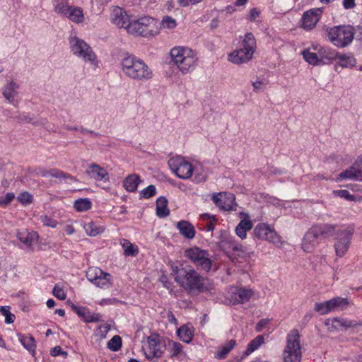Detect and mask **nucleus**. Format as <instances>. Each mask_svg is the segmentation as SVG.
Returning a JSON list of instances; mask_svg holds the SVG:
<instances>
[{"label":"nucleus","mask_w":362,"mask_h":362,"mask_svg":"<svg viewBox=\"0 0 362 362\" xmlns=\"http://www.w3.org/2000/svg\"><path fill=\"white\" fill-rule=\"evenodd\" d=\"M313 228L322 240L323 238L332 236L334 235H336L337 230L341 229V226L339 227L337 225L332 224H320L313 226Z\"/></svg>","instance_id":"393cba45"},{"label":"nucleus","mask_w":362,"mask_h":362,"mask_svg":"<svg viewBox=\"0 0 362 362\" xmlns=\"http://www.w3.org/2000/svg\"><path fill=\"white\" fill-rule=\"evenodd\" d=\"M18 201L23 205H28L33 202V197L31 194L28 192H24L18 194L17 197Z\"/></svg>","instance_id":"3c124183"},{"label":"nucleus","mask_w":362,"mask_h":362,"mask_svg":"<svg viewBox=\"0 0 362 362\" xmlns=\"http://www.w3.org/2000/svg\"><path fill=\"white\" fill-rule=\"evenodd\" d=\"M317 52H318V57L320 65L329 64L336 60L337 52L329 47L321 46L317 44Z\"/></svg>","instance_id":"b1692460"},{"label":"nucleus","mask_w":362,"mask_h":362,"mask_svg":"<svg viewBox=\"0 0 362 362\" xmlns=\"http://www.w3.org/2000/svg\"><path fill=\"white\" fill-rule=\"evenodd\" d=\"M120 69L125 77L139 82L150 81L153 77V70L141 58L126 53L120 61Z\"/></svg>","instance_id":"f257e3e1"},{"label":"nucleus","mask_w":362,"mask_h":362,"mask_svg":"<svg viewBox=\"0 0 362 362\" xmlns=\"http://www.w3.org/2000/svg\"><path fill=\"white\" fill-rule=\"evenodd\" d=\"M40 175L44 177H52L64 178V179L69 178L71 180H75V179L73 177H71V175H66L62 171H61L58 169H55V168L51 169L49 170H42L40 173Z\"/></svg>","instance_id":"a19ab883"},{"label":"nucleus","mask_w":362,"mask_h":362,"mask_svg":"<svg viewBox=\"0 0 362 362\" xmlns=\"http://www.w3.org/2000/svg\"><path fill=\"white\" fill-rule=\"evenodd\" d=\"M333 194L336 197H339L343 199H345L349 201H354L355 197L353 194H351L348 190L346 189H339V190H334Z\"/></svg>","instance_id":"603ef678"},{"label":"nucleus","mask_w":362,"mask_h":362,"mask_svg":"<svg viewBox=\"0 0 362 362\" xmlns=\"http://www.w3.org/2000/svg\"><path fill=\"white\" fill-rule=\"evenodd\" d=\"M171 62L182 74L193 72L198 64L196 51L186 46H175L170 51Z\"/></svg>","instance_id":"7ed1b4c3"},{"label":"nucleus","mask_w":362,"mask_h":362,"mask_svg":"<svg viewBox=\"0 0 362 362\" xmlns=\"http://www.w3.org/2000/svg\"><path fill=\"white\" fill-rule=\"evenodd\" d=\"M147 344L144 351L146 358L151 362H158V359L163 356L165 343L161 342L158 335H151L147 338Z\"/></svg>","instance_id":"dca6fc26"},{"label":"nucleus","mask_w":362,"mask_h":362,"mask_svg":"<svg viewBox=\"0 0 362 362\" xmlns=\"http://www.w3.org/2000/svg\"><path fill=\"white\" fill-rule=\"evenodd\" d=\"M323 9L313 8L305 11L300 21V26L306 31L313 30L322 18Z\"/></svg>","instance_id":"f3484780"},{"label":"nucleus","mask_w":362,"mask_h":362,"mask_svg":"<svg viewBox=\"0 0 362 362\" xmlns=\"http://www.w3.org/2000/svg\"><path fill=\"white\" fill-rule=\"evenodd\" d=\"M18 340L28 351L34 353L35 351V341L34 338L31 335H23L21 334H18Z\"/></svg>","instance_id":"4c0bfd02"},{"label":"nucleus","mask_w":362,"mask_h":362,"mask_svg":"<svg viewBox=\"0 0 362 362\" xmlns=\"http://www.w3.org/2000/svg\"><path fill=\"white\" fill-rule=\"evenodd\" d=\"M15 197V194L13 192L7 193L4 197L0 199V205L6 206L8 205Z\"/></svg>","instance_id":"bf43d9fd"},{"label":"nucleus","mask_w":362,"mask_h":362,"mask_svg":"<svg viewBox=\"0 0 362 362\" xmlns=\"http://www.w3.org/2000/svg\"><path fill=\"white\" fill-rule=\"evenodd\" d=\"M177 334L182 341L188 344L193 338V327L189 324L182 325L177 330Z\"/></svg>","instance_id":"72a5a7b5"},{"label":"nucleus","mask_w":362,"mask_h":362,"mask_svg":"<svg viewBox=\"0 0 362 362\" xmlns=\"http://www.w3.org/2000/svg\"><path fill=\"white\" fill-rule=\"evenodd\" d=\"M141 182V178L138 175L132 174L124 180L123 185L127 191L134 192L137 189Z\"/></svg>","instance_id":"473e14b6"},{"label":"nucleus","mask_w":362,"mask_h":362,"mask_svg":"<svg viewBox=\"0 0 362 362\" xmlns=\"http://www.w3.org/2000/svg\"><path fill=\"white\" fill-rule=\"evenodd\" d=\"M235 340L231 339L228 341L216 351L215 357L220 360L225 358L228 353L235 347Z\"/></svg>","instance_id":"58836bf2"},{"label":"nucleus","mask_w":362,"mask_h":362,"mask_svg":"<svg viewBox=\"0 0 362 362\" xmlns=\"http://www.w3.org/2000/svg\"><path fill=\"white\" fill-rule=\"evenodd\" d=\"M71 308L72 310L86 323L103 321L102 315L100 313H93L86 307L73 305Z\"/></svg>","instance_id":"4be33fe9"},{"label":"nucleus","mask_w":362,"mask_h":362,"mask_svg":"<svg viewBox=\"0 0 362 362\" xmlns=\"http://www.w3.org/2000/svg\"><path fill=\"white\" fill-rule=\"evenodd\" d=\"M109 330L110 326L108 325H102L95 331V334L100 338H105Z\"/></svg>","instance_id":"5fc2aeb1"},{"label":"nucleus","mask_w":362,"mask_h":362,"mask_svg":"<svg viewBox=\"0 0 362 362\" xmlns=\"http://www.w3.org/2000/svg\"><path fill=\"white\" fill-rule=\"evenodd\" d=\"M212 200L216 206L225 211L235 209L236 206L235 197L231 193H214L212 195Z\"/></svg>","instance_id":"6ab92c4d"},{"label":"nucleus","mask_w":362,"mask_h":362,"mask_svg":"<svg viewBox=\"0 0 362 362\" xmlns=\"http://www.w3.org/2000/svg\"><path fill=\"white\" fill-rule=\"evenodd\" d=\"M54 11L61 17H64L70 21L81 24L85 22V14L81 7L71 5L68 0H54Z\"/></svg>","instance_id":"9d476101"},{"label":"nucleus","mask_w":362,"mask_h":362,"mask_svg":"<svg viewBox=\"0 0 362 362\" xmlns=\"http://www.w3.org/2000/svg\"><path fill=\"white\" fill-rule=\"evenodd\" d=\"M156 189L154 185H148L141 192V196L142 198L148 199L156 194Z\"/></svg>","instance_id":"864d4df0"},{"label":"nucleus","mask_w":362,"mask_h":362,"mask_svg":"<svg viewBox=\"0 0 362 362\" xmlns=\"http://www.w3.org/2000/svg\"><path fill=\"white\" fill-rule=\"evenodd\" d=\"M168 200L165 197H160L156 201V215L160 218L168 216Z\"/></svg>","instance_id":"c9c22d12"},{"label":"nucleus","mask_w":362,"mask_h":362,"mask_svg":"<svg viewBox=\"0 0 362 362\" xmlns=\"http://www.w3.org/2000/svg\"><path fill=\"white\" fill-rule=\"evenodd\" d=\"M86 234L89 236H95L105 230V227L95 222H89L83 225Z\"/></svg>","instance_id":"e433bc0d"},{"label":"nucleus","mask_w":362,"mask_h":362,"mask_svg":"<svg viewBox=\"0 0 362 362\" xmlns=\"http://www.w3.org/2000/svg\"><path fill=\"white\" fill-rule=\"evenodd\" d=\"M284 362H300L302 359V346L298 329H292L286 335V346L283 351Z\"/></svg>","instance_id":"6e6552de"},{"label":"nucleus","mask_w":362,"mask_h":362,"mask_svg":"<svg viewBox=\"0 0 362 362\" xmlns=\"http://www.w3.org/2000/svg\"><path fill=\"white\" fill-rule=\"evenodd\" d=\"M92 206L90 200L88 198H81L74 202V207L78 212L89 210Z\"/></svg>","instance_id":"c03bdc74"},{"label":"nucleus","mask_w":362,"mask_h":362,"mask_svg":"<svg viewBox=\"0 0 362 362\" xmlns=\"http://www.w3.org/2000/svg\"><path fill=\"white\" fill-rule=\"evenodd\" d=\"M19 86L14 81L7 83L2 88V94L4 97L10 103L16 106L18 101L15 100L16 96L18 95V89Z\"/></svg>","instance_id":"bb28decb"},{"label":"nucleus","mask_w":362,"mask_h":362,"mask_svg":"<svg viewBox=\"0 0 362 362\" xmlns=\"http://www.w3.org/2000/svg\"><path fill=\"white\" fill-rule=\"evenodd\" d=\"M349 179L358 181L362 180V160L356 161L354 165L343 171L339 175L338 180Z\"/></svg>","instance_id":"5701e85b"},{"label":"nucleus","mask_w":362,"mask_h":362,"mask_svg":"<svg viewBox=\"0 0 362 362\" xmlns=\"http://www.w3.org/2000/svg\"><path fill=\"white\" fill-rule=\"evenodd\" d=\"M38 221H40L45 227L56 228L59 225V222L53 217V216L47 214H41L38 217Z\"/></svg>","instance_id":"79ce46f5"},{"label":"nucleus","mask_w":362,"mask_h":362,"mask_svg":"<svg viewBox=\"0 0 362 362\" xmlns=\"http://www.w3.org/2000/svg\"><path fill=\"white\" fill-rule=\"evenodd\" d=\"M264 342V338L263 336L259 335L256 337L248 344L245 354L247 355L252 354L253 351L257 350L262 344H263Z\"/></svg>","instance_id":"49530a36"},{"label":"nucleus","mask_w":362,"mask_h":362,"mask_svg":"<svg viewBox=\"0 0 362 362\" xmlns=\"http://www.w3.org/2000/svg\"><path fill=\"white\" fill-rule=\"evenodd\" d=\"M259 15V11L256 8L251 9L250 11V20L255 21Z\"/></svg>","instance_id":"69168bd1"},{"label":"nucleus","mask_w":362,"mask_h":362,"mask_svg":"<svg viewBox=\"0 0 362 362\" xmlns=\"http://www.w3.org/2000/svg\"><path fill=\"white\" fill-rule=\"evenodd\" d=\"M86 278L93 284L100 288H108L112 285V275L103 272L99 267H89L86 272Z\"/></svg>","instance_id":"4468645a"},{"label":"nucleus","mask_w":362,"mask_h":362,"mask_svg":"<svg viewBox=\"0 0 362 362\" xmlns=\"http://www.w3.org/2000/svg\"><path fill=\"white\" fill-rule=\"evenodd\" d=\"M269 321L270 320L267 318L262 319L261 320H259L257 325V332L262 331V329L269 324Z\"/></svg>","instance_id":"052dcab7"},{"label":"nucleus","mask_w":362,"mask_h":362,"mask_svg":"<svg viewBox=\"0 0 362 362\" xmlns=\"http://www.w3.org/2000/svg\"><path fill=\"white\" fill-rule=\"evenodd\" d=\"M321 241L314 228L311 227L305 234L302 241V249L305 252H313Z\"/></svg>","instance_id":"412c9836"},{"label":"nucleus","mask_w":362,"mask_h":362,"mask_svg":"<svg viewBox=\"0 0 362 362\" xmlns=\"http://www.w3.org/2000/svg\"><path fill=\"white\" fill-rule=\"evenodd\" d=\"M342 5L345 9L353 8L356 6L355 0H343Z\"/></svg>","instance_id":"680f3d73"},{"label":"nucleus","mask_w":362,"mask_h":362,"mask_svg":"<svg viewBox=\"0 0 362 362\" xmlns=\"http://www.w3.org/2000/svg\"><path fill=\"white\" fill-rule=\"evenodd\" d=\"M253 294L252 289L231 286L228 291L227 298L231 304H243L249 301Z\"/></svg>","instance_id":"a211bd4d"},{"label":"nucleus","mask_w":362,"mask_h":362,"mask_svg":"<svg viewBox=\"0 0 362 362\" xmlns=\"http://www.w3.org/2000/svg\"><path fill=\"white\" fill-rule=\"evenodd\" d=\"M172 274L175 276V281L177 283V278L180 275H181V272L187 271V269L180 267L177 265L172 264L171 265Z\"/></svg>","instance_id":"6e6d98bb"},{"label":"nucleus","mask_w":362,"mask_h":362,"mask_svg":"<svg viewBox=\"0 0 362 362\" xmlns=\"http://www.w3.org/2000/svg\"><path fill=\"white\" fill-rule=\"evenodd\" d=\"M257 49L256 39L252 33H247L235 49L228 54V60L236 65L247 64L253 58Z\"/></svg>","instance_id":"20e7f679"},{"label":"nucleus","mask_w":362,"mask_h":362,"mask_svg":"<svg viewBox=\"0 0 362 362\" xmlns=\"http://www.w3.org/2000/svg\"><path fill=\"white\" fill-rule=\"evenodd\" d=\"M181 275L177 278V284L187 293L199 294L205 292H211L214 285L211 281L201 276L193 268L181 272Z\"/></svg>","instance_id":"f03ea898"},{"label":"nucleus","mask_w":362,"mask_h":362,"mask_svg":"<svg viewBox=\"0 0 362 362\" xmlns=\"http://www.w3.org/2000/svg\"><path fill=\"white\" fill-rule=\"evenodd\" d=\"M177 228L180 233L185 238L192 239L195 235L194 226L186 221H180L177 223Z\"/></svg>","instance_id":"7c9ffc66"},{"label":"nucleus","mask_w":362,"mask_h":362,"mask_svg":"<svg viewBox=\"0 0 362 362\" xmlns=\"http://www.w3.org/2000/svg\"><path fill=\"white\" fill-rule=\"evenodd\" d=\"M349 304L347 298L338 296L322 303H316L314 309L321 315H327L332 312L344 310Z\"/></svg>","instance_id":"ddd939ff"},{"label":"nucleus","mask_w":362,"mask_h":362,"mask_svg":"<svg viewBox=\"0 0 362 362\" xmlns=\"http://www.w3.org/2000/svg\"><path fill=\"white\" fill-rule=\"evenodd\" d=\"M252 227V223L250 219H243L240 221L235 228L236 235L241 239L247 237V232Z\"/></svg>","instance_id":"f704fd0d"},{"label":"nucleus","mask_w":362,"mask_h":362,"mask_svg":"<svg viewBox=\"0 0 362 362\" xmlns=\"http://www.w3.org/2000/svg\"><path fill=\"white\" fill-rule=\"evenodd\" d=\"M18 239L26 246H31L37 240V234L27 230H19L17 233Z\"/></svg>","instance_id":"2f4dec72"},{"label":"nucleus","mask_w":362,"mask_h":362,"mask_svg":"<svg viewBox=\"0 0 362 362\" xmlns=\"http://www.w3.org/2000/svg\"><path fill=\"white\" fill-rule=\"evenodd\" d=\"M267 86V82L263 80H256L252 82V86L256 91L263 90Z\"/></svg>","instance_id":"13d9d810"},{"label":"nucleus","mask_w":362,"mask_h":362,"mask_svg":"<svg viewBox=\"0 0 362 362\" xmlns=\"http://www.w3.org/2000/svg\"><path fill=\"white\" fill-rule=\"evenodd\" d=\"M69 45L72 53L90 64L93 69L98 66V60L91 47L83 39L71 34L69 37Z\"/></svg>","instance_id":"0eeeda50"},{"label":"nucleus","mask_w":362,"mask_h":362,"mask_svg":"<svg viewBox=\"0 0 362 362\" xmlns=\"http://www.w3.org/2000/svg\"><path fill=\"white\" fill-rule=\"evenodd\" d=\"M177 26V23L175 18L170 16H164L160 23L158 27L161 29L173 30Z\"/></svg>","instance_id":"37998d69"},{"label":"nucleus","mask_w":362,"mask_h":362,"mask_svg":"<svg viewBox=\"0 0 362 362\" xmlns=\"http://www.w3.org/2000/svg\"><path fill=\"white\" fill-rule=\"evenodd\" d=\"M332 322L335 327H343L345 328H349L355 327L357 325L355 322L344 318L335 317L332 320Z\"/></svg>","instance_id":"de8ad7c7"},{"label":"nucleus","mask_w":362,"mask_h":362,"mask_svg":"<svg viewBox=\"0 0 362 362\" xmlns=\"http://www.w3.org/2000/svg\"><path fill=\"white\" fill-rule=\"evenodd\" d=\"M51 354L53 356H57L60 354H64L65 356L67 355L66 352L62 351L60 346H55L51 350Z\"/></svg>","instance_id":"e2e57ef3"},{"label":"nucleus","mask_w":362,"mask_h":362,"mask_svg":"<svg viewBox=\"0 0 362 362\" xmlns=\"http://www.w3.org/2000/svg\"><path fill=\"white\" fill-rule=\"evenodd\" d=\"M354 229L351 226H341L337 230L334 237V250L336 255L339 257H344L347 252L351 243Z\"/></svg>","instance_id":"9b49d317"},{"label":"nucleus","mask_w":362,"mask_h":362,"mask_svg":"<svg viewBox=\"0 0 362 362\" xmlns=\"http://www.w3.org/2000/svg\"><path fill=\"white\" fill-rule=\"evenodd\" d=\"M336 60H338L336 67L340 66L343 69L352 68L356 64V59L351 54H340L337 52Z\"/></svg>","instance_id":"c756f323"},{"label":"nucleus","mask_w":362,"mask_h":362,"mask_svg":"<svg viewBox=\"0 0 362 362\" xmlns=\"http://www.w3.org/2000/svg\"><path fill=\"white\" fill-rule=\"evenodd\" d=\"M52 293L56 298L60 300H64L66 298V293L62 288L59 286H55L53 289Z\"/></svg>","instance_id":"4d7b16f0"},{"label":"nucleus","mask_w":362,"mask_h":362,"mask_svg":"<svg viewBox=\"0 0 362 362\" xmlns=\"http://www.w3.org/2000/svg\"><path fill=\"white\" fill-rule=\"evenodd\" d=\"M168 320L172 324L176 325L177 323L176 317H175V315L171 312H169L168 313Z\"/></svg>","instance_id":"774afa93"},{"label":"nucleus","mask_w":362,"mask_h":362,"mask_svg":"<svg viewBox=\"0 0 362 362\" xmlns=\"http://www.w3.org/2000/svg\"><path fill=\"white\" fill-rule=\"evenodd\" d=\"M185 256L202 270L209 272L211 269V260L209 254L205 250L198 247H192L185 250Z\"/></svg>","instance_id":"f8f14e48"},{"label":"nucleus","mask_w":362,"mask_h":362,"mask_svg":"<svg viewBox=\"0 0 362 362\" xmlns=\"http://www.w3.org/2000/svg\"><path fill=\"white\" fill-rule=\"evenodd\" d=\"M329 40L336 47L343 48L351 43L354 29L348 25H335L326 29Z\"/></svg>","instance_id":"1a4fd4ad"},{"label":"nucleus","mask_w":362,"mask_h":362,"mask_svg":"<svg viewBox=\"0 0 362 362\" xmlns=\"http://www.w3.org/2000/svg\"><path fill=\"white\" fill-rule=\"evenodd\" d=\"M200 218L203 221H206L204 227L206 231H213L214 230L216 221L215 216L209 214H203L200 215Z\"/></svg>","instance_id":"a18cd8bd"},{"label":"nucleus","mask_w":362,"mask_h":362,"mask_svg":"<svg viewBox=\"0 0 362 362\" xmlns=\"http://www.w3.org/2000/svg\"><path fill=\"white\" fill-rule=\"evenodd\" d=\"M64 230L66 235H71L74 234L76 230L72 224H66L64 227Z\"/></svg>","instance_id":"0e129e2a"},{"label":"nucleus","mask_w":362,"mask_h":362,"mask_svg":"<svg viewBox=\"0 0 362 362\" xmlns=\"http://www.w3.org/2000/svg\"><path fill=\"white\" fill-rule=\"evenodd\" d=\"M255 238L272 243L279 245L281 243V237L277 234L275 230L269 224L259 223L254 228Z\"/></svg>","instance_id":"2eb2a0df"},{"label":"nucleus","mask_w":362,"mask_h":362,"mask_svg":"<svg viewBox=\"0 0 362 362\" xmlns=\"http://www.w3.org/2000/svg\"><path fill=\"white\" fill-rule=\"evenodd\" d=\"M128 33L145 37L157 36L160 33L158 22L150 16H144L136 21H131L127 26Z\"/></svg>","instance_id":"423d86ee"},{"label":"nucleus","mask_w":362,"mask_h":362,"mask_svg":"<svg viewBox=\"0 0 362 362\" xmlns=\"http://www.w3.org/2000/svg\"><path fill=\"white\" fill-rule=\"evenodd\" d=\"M121 244L125 256L135 257L139 253L138 247L130 243L129 240L123 239Z\"/></svg>","instance_id":"ea45409f"},{"label":"nucleus","mask_w":362,"mask_h":362,"mask_svg":"<svg viewBox=\"0 0 362 362\" xmlns=\"http://www.w3.org/2000/svg\"><path fill=\"white\" fill-rule=\"evenodd\" d=\"M107 348L112 351H117L122 346V339L119 336H114L107 344Z\"/></svg>","instance_id":"09e8293b"},{"label":"nucleus","mask_w":362,"mask_h":362,"mask_svg":"<svg viewBox=\"0 0 362 362\" xmlns=\"http://www.w3.org/2000/svg\"><path fill=\"white\" fill-rule=\"evenodd\" d=\"M86 173L90 177L98 181H103L105 182L109 180V176L107 170L96 164L90 165L86 170Z\"/></svg>","instance_id":"a878e982"},{"label":"nucleus","mask_w":362,"mask_h":362,"mask_svg":"<svg viewBox=\"0 0 362 362\" xmlns=\"http://www.w3.org/2000/svg\"><path fill=\"white\" fill-rule=\"evenodd\" d=\"M0 313L5 317V322L6 324H11L14 322L16 317L10 312L9 306L0 307Z\"/></svg>","instance_id":"8fccbe9b"},{"label":"nucleus","mask_w":362,"mask_h":362,"mask_svg":"<svg viewBox=\"0 0 362 362\" xmlns=\"http://www.w3.org/2000/svg\"><path fill=\"white\" fill-rule=\"evenodd\" d=\"M168 164L170 170L181 179H189L194 173V180L197 182H203L206 180V173H199L197 167L193 166L188 160L180 156L170 158Z\"/></svg>","instance_id":"39448f33"},{"label":"nucleus","mask_w":362,"mask_h":362,"mask_svg":"<svg viewBox=\"0 0 362 362\" xmlns=\"http://www.w3.org/2000/svg\"><path fill=\"white\" fill-rule=\"evenodd\" d=\"M317 44H313L310 47L302 52L304 59L310 64L313 66L320 65L318 57V52H317Z\"/></svg>","instance_id":"cd10ccee"},{"label":"nucleus","mask_w":362,"mask_h":362,"mask_svg":"<svg viewBox=\"0 0 362 362\" xmlns=\"http://www.w3.org/2000/svg\"><path fill=\"white\" fill-rule=\"evenodd\" d=\"M165 348L171 358H180L183 354V346L177 341L168 340Z\"/></svg>","instance_id":"c85d7f7f"},{"label":"nucleus","mask_w":362,"mask_h":362,"mask_svg":"<svg viewBox=\"0 0 362 362\" xmlns=\"http://www.w3.org/2000/svg\"><path fill=\"white\" fill-rule=\"evenodd\" d=\"M110 21L117 27L124 28L130 23L129 17L127 12L118 6L112 7L110 13Z\"/></svg>","instance_id":"aec40b11"},{"label":"nucleus","mask_w":362,"mask_h":362,"mask_svg":"<svg viewBox=\"0 0 362 362\" xmlns=\"http://www.w3.org/2000/svg\"><path fill=\"white\" fill-rule=\"evenodd\" d=\"M117 300L115 298H107V299H103L100 303V305H110V304H113L115 303V302H117Z\"/></svg>","instance_id":"338daca9"}]
</instances>
